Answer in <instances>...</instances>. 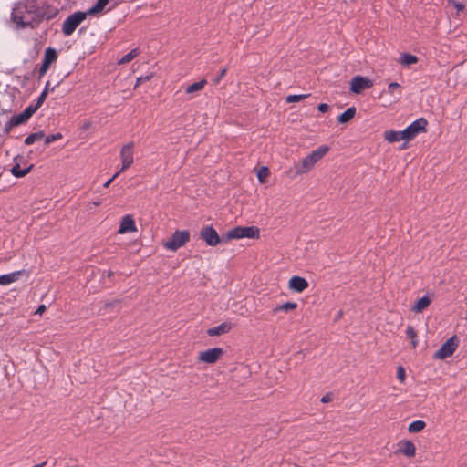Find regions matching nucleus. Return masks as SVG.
Listing matches in <instances>:
<instances>
[{
	"instance_id": "393cba45",
	"label": "nucleus",
	"mask_w": 467,
	"mask_h": 467,
	"mask_svg": "<svg viewBox=\"0 0 467 467\" xmlns=\"http://www.w3.org/2000/svg\"><path fill=\"white\" fill-rule=\"evenodd\" d=\"M45 137V133L43 130H39L37 132H35V133H31L30 135H28L26 140H25V144L26 145H31L33 144L34 142L37 141V140H42L43 138Z\"/></svg>"
},
{
	"instance_id": "4d7b16f0",
	"label": "nucleus",
	"mask_w": 467,
	"mask_h": 467,
	"mask_svg": "<svg viewBox=\"0 0 467 467\" xmlns=\"http://www.w3.org/2000/svg\"><path fill=\"white\" fill-rule=\"evenodd\" d=\"M113 275V272L112 271H109L108 274H107V276L108 277H111Z\"/></svg>"
},
{
	"instance_id": "a19ab883",
	"label": "nucleus",
	"mask_w": 467,
	"mask_h": 467,
	"mask_svg": "<svg viewBox=\"0 0 467 467\" xmlns=\"http://www.w3.org/2000/svg\"><path fill=\"white\" fill-rule=\"evenodd\" d=\"M397 378L400 382H404L406 378V371L402 366H399L397 368Z\"/></svg>"
},
{
	"instance_id": "79ce46f5",
	"label": "nucleus",
	"mask_w": 467,
	"mask_h": 467,
	"mask_svg": "<svg viewBox=\"0 0 467 467\" xmlns=\"http://www.w3.org/2000/svg\"><path fill=\"white\" fill-rule=\"evenodd\" d=\"M226 72H227V68L226 67L221 69L219 74L217 75V77H215L213 79V83L214 85H218L220 83V81L222 80V78L225 76Z\"/></svg>"
},
{
	"instance_id": "39448f33",
	"label": "nucleus",
	"mask_w": 467,
	"mask_h": 467,
	"mask_svg": "<svg viewBox=\"0 0 467 467\" xmlns=\"http://www.w3.org/2000/svg\"><path fill=\"white\" fill-rule=\"evenodd\" d=\"M458 345V337L456 336H452L436 351L434 358L438 359H444L451 357L456 350Z\"/></svg>"
},
{
	"instance_id": "9b49d317",
	"label": "nucleus",
	"mask_w": 467,
	"mask_h": 467,
	"mask_svg": "<svg viewBox=\"0 0 467 467\" xmlns=\"http://www.w3.org/2000/svg\"><path fill=\"white\" fill-rule=\"evenodd\" d=\"M428 121L424 118H419L407 127L411 138L414 139L420 132L426 131Z\"/></svg>"
},
{
	"instance_id": "7c9ffc66",
	"label": "nucleus",
	"mask_w": 467,
	"mask_h": 467,
	"mask_svg": "<svg viewBox=\"0 0 467 467\" xmlns=\"http://www.w3.org/2000/svg\"><path fill=\"white\" fill-rule=\"evenodd\" d=\"M400 62L404 66H410L418 62V57L414 55L405 53L401 56Z\"/></svg>"
},
{
	"instance_id": "6e6d98bb",
	"label": "nucleus",
	"mask_w": 467,
	"mask_h": 467,
	"mask_svg": "<svg viewBox=\"0 0 467 467\" xmlns=\"http://www.w3.org/2000/svg\"><path fill=\"white\" fill-rule=\"evenodd\" d=\"M46 464H47V461H45V462H41L39 464H36L33 467H44Z\"/></svg>"
},
{
	"instance_id": "c03bdc74",
	"label": "nucleus",
	"mask_w": 467,
	"mask_h": 467,
	"mask_svg": "<svg viewBox=\"0 0 467 467\" xmlns=\"http://www.w3.org/2000/svg\"><path fill=\"white\" fill-rule=\"evenodd\" d=\"M47 96V91H42V93L40 94V96L38 97V99L36 100V103L35 104V105H38V109L41 107V105L46 100Z\"/></svg>"
},
{
	"instance_id": "c756f323",
	"label": "nucleus",
	"mask_w": 467,
	"mask_h": 467,
	"mask_svg": "<svg viewBox=\"0 0 467 467\" xmlns=\"http://www.w3.org/2000/svg\"><path fill=\"white\" fill-rule=\"evenodd\" d=\"M425 427H426L425 421L418 420L412 421L409 425L408 431L412 433L419 432V431H422Z\"/></svg>"
},
{
	"instance_id": "72a5a7b5",
	"label": "nucleus",
	"mask_w": 467,
	"mask_h": 467,
	"mask_svg": "<svg viewBox=\"0 0 467 467\" xmlns=\"http://www.w3.org/2000/svg\"><path fill=\"white\" fill-rule=\"evenodd\" d=\"M310 94L289 95L286 97L287 103H295L308 98Z\"/></svg>"
},
{
	"instance_id": "5701e85b",
	"label": "nucleus",
	"mask_w": 467,
	"mask_h": 467,
	"mask_svg": "<svg viewBox=\"0 0 467 467\" xmlns=\"http://www.w3.org/2000/svg\"><path fill=\"white\" fill-rule=\"evenodd\" d=\"M244 238H258L260 231L255 226H243Z\"/></svg>"
},
{
	"instance_id": "e433bc0d",
	"label": "nucleus",
	"mask_w": 467,
	"mask_h": 467,
	"mask_svg": "<svg viewBox=\"0 0 467 467\" xmlns=\"http://www.w3.org/2000/svg\"><path fill=\"white\" fill-rule=\"evenodd\" d=\"M395 91H399L398 94H399V97H400L401 95V91H400V86L399 83L397 82H391L389 84L388 86V92L390 93V94H394Z\"/></svg>"
},
{
	"instance_id": "f257e3e1",
	"label": "nucleus",
	"mask_w": 467,
	"mask_h": 467,
	"mask_svg": "<svg viewBox=\"0 0 467 467\" xmlns=\"http://www.w3.org/2000/svg\"><path fill=\"white\" fill-rule=\"evenodd\" d=\"M328 146H320L307 156L303 158L294 166L295 175H301L311 171L315 164L320 161L328 152Z\"/></svg>"
},
{
	"instance_id": "49530a36",
	"label": "nucleus",
	"mask_w": 467,
	"mask_h": 467,
	"mask_svg": "<svg viewBox=\"0 0 467 467\" xmlns=\"http://www.w3.org/2000/svg\"><path fill=\"white\" fill-rule=\"evenodd\" d=\"M14 127L12 121L9 119L4 127V133L8 134Z\"/></svg>"
},
{
	"instance_id": "f8f14e48",
	"label": "nucleus",
	"mask_w": 467,
	"mask_h": 467,
	"mask_svg": "<svg viewBox=\"0 0 467 467\" xmlns=\"http://www.w3.org/2000/svg\"><path fill=\"white\" fill-rule=\"evenodd\" d=\"M416 447L411 441H402L399 443V449L396 453H402L408 458L415 456Z\"/></svg>"
},
{
	"instance_id": "a878e982",
	"label": "nucleus",
	"mask_w": 467,
	"mask_h": 467,
	"mask_svg": "<svg viewBox=\"0 0 467 467\" xmlns=\"http://www.w3.org/2000/svg\"><path fill=\"white\" fill-rule=\"evenodd\" d=\"M12 20L20 27L25 28L29 25V23L23 21V16L21 12L14 9L12 12Z\"/></svg>"
},
{
	"instance_id": "aec40b11",
	"label": "nucleus",
	"mask_w": 467,
	"mask_h": 467,
	"mask_svg": "<svg viewBox=\"0 0 467 467\" xmlns=\"http://www.w3.org/2000/svg\"><path fill=\"white\" fill-rule=\"evenodd\" d=\"M206 84H207L206 79H202V80H200L198 82H195V83H192V84L189 85L186 88L185 92L187 94H192L194 92L201 91L205 87Z\"/></svg>"
},
{
	"instance_id": "052dcab7",
	"label": "nucleus",
	"mask_w": 467,
	"mask_h": 467,
	"mask_svg": "<svg viewBox=\"0 0 467 467\" xmlns=\"http://www.w3.org/2000/svg\"><path fill=\"white\" fill-rule=\"evenodd\" d=\"M466 318H467V312H466Z\"/></svg>"
},
{
	"instance_id": "ea45409f",
	"label": "nucleus",
	"mask_w": 467,
	"mask_h": 467,
	"mask_svg": "<svg viewBox=\"0 0 467 467\" xmlns=\"http://www.w3.org/2000/svg\"><path fill=\"white\" fill-rule=\"evenodd\" d=\"M10 120L15 127L26 123L20 114L12 116Z\"/></svg>"
},
{
	"instance_id": "bb28decb",
	"label": "nucleus",
	"mask_w": 467,
	"mask_h": 467,
	"mask_svg": "<svg viewBox=\"0 0 467 467\" xmlns=\"http://www.w3.org/2000/svg\"><path fill=\"white\" fill-rule=\"evenodd\" d=\"M297 307V304L295 302H286L282 305L277 306L273 309L274 313H277L278 311L288 312L290 310H294Z\"/></svg>"
},
{
	"instance_id": "603ef678",
	"label": "nucleus",
	"mask_w": 467,
	"mask_h": 467,
	"mask_svg": "<svg viewBox=\"0 0 467 467\" xmlns=\"http://www.w3.org/2000/svg\"><path fill=\"white\" fill-rule=\"evenodd\" d=\"M49 85H50V82H49V81H47V82L46 83L45 88H44V90H43V91H47V94H48V91H49Z\"/></svg>"
},
{
	"instance_id": "2f4dec72",
	"label": "nucleus",
	"mask_w": 467,
	"mask_h": 467,
	"mask_svg": "<svg viewBox=\"0 0 467 467\" xmlns=\"http://www.w3.org/2000/svg\"><path fill=\"white\" fill-rule=\"evenodd\" d=\"M384 139L389 143L400 141L399 132L393 130H389L384 132Z\"/></svg>"
},
{
	"instance_id": "423d86ee",
	"label": "nucleus",
	"mask_w": 467,
	"mask_h": 467,
	"mask_svg": "<svg viewBox=\"0 0 467 467\" xmlns=\"http://www.w3.org/2000/svg\"><path fill=\"white\" fill-rule=\"evenodd\" d=\"M373 86V81L368 77L355 76L350 81V91L354 94H360L363 90Z\"/></svg>"
},
{
	"instance_id": "37998d69",
	"label": "nucleus",
	"mask_w": 467,
	"mask_h": 467,
	"mask_svg": "<svg viewBox=\"0 0 467 467\" xmlns=\"http://www.w3.org/2000/svg\"><path fill=\"white\" fill-rule=\"evenodd\" d=\"M120 302L121 301L119 299H113V300L106 301L105 308L117 306L120 304Z\"/></svg>"
},
{
	"instance_id": "ddd939ff",
	"label": "nucleus",
	"mask_w": 467,
	"mask_h": 467,
	"mask_svg": "<svg viewBox=\"0 0 467 467\" xmlns=\"http://www.w3.org/2000/svg\"><path fill=\"white\" fill-rule=\"evenodd\" d=\"M57 13L58 9L57 7L51 6L50 5H43L42 7L37 11L38 16H41L43 19L47 20L54 18Z\"/></svg>"
},
{
	"instance_id": "0eeeda50",
	"label": "nucleus",
	"mask_w": 467,
	"mask_h": 467,
	"mask_svg": "<svg viewBox=\"0 0 467 467\" xmlns=\"http://www.w3.org/2000/svg\"><path fill=\"white\" fill-rule=\"evenodd\" d=\"M223 354V350L221 348H209L199 353V360L207 364H213Z\"/></svg>"
},
{
	"instance_id": "2eb2a0df",
	"label": "nucleus",
	"mask_w": 467,
	"mask_h": 467,
	"mask_svg": "<svg viewBox=\"0 0 467 467\" xmlns=\"http://www.w3.org/2000/svg\"><path fill=\"white\" fill-rule=\"evenodd\" d=\"M24 273L25 271L21 270L0 275V285H6L13 282H16Z\"/></svg>"
},
{
	"instance_id": "8fccbe9b",
	"label": "nucleus",
	"mask_w": 467,
	"mask_h": 467,
	"mask_svg": "<svg viewBox=\"0 0 467 467\" xmlns=\"http://www.w3.org/2000/svg\"><path fill=\"white\" fill-rule=\"evenodd\" d=\"M46 310L45 305H40L36 310L35 314L41 315Z\"/></svg>"
},
{
	"instance_id": "dca6fc26",
	"label": "nucleus",
	"mask_w": 467,
	"mask_h": 467,
	"mask_svg": "<svg viewBox=\"0 0 467 467\" xmlns=\"http://www.w3.org/2000/svg\"><path fill=\"white\" fill-rule=\"evenodd\" d=\"M431 303V300L429 296H423L419 300L416 301L414 306L411 307V311L415 313H420L424 309H426Z\"/></svg>"
},
{
	"instance_id": "f704fd0d",
	"label": "nucleus",
	"mask_w": 467,
	"mask_h": 467,
	"mask_svg": "<svg viewBox=\"0 0 467 467\" xmlns=\"http://www.w3.org/2000/svg\"><path fill=\"white\" fill-rule=\"evenodd\" d=\"M62 134L60 132H57V133H55V134H51V135H48V136H45V144L46 145H49L51 142H54L56 140H58L60 139H62Z\"/></svg>"
},
{
	"instance_id": "13d9d810",
	"label": "nucleus",
	"mask_w": 467,
	"mask_h": 467,
	"mask_svg": "<svg viewBox=\"0 0 467 467\" xmlns=\"http://www.w3.org/2000/svg\"><path fill=\"white\" fill-rule=\"evenodd\" d=\"M5 112H6V110H5L4 109H0V115L5 114Z\"/></svg>"
},
{
	"instance_id": "7ed1b4c3",
	"label": "nucleus",
	"mask_w": 467,
	"mask_h": 467,
	"mask_svg": "<svg viewBox=\"0 0 467 467\" xmlns=\"http://www.w3.org/2000/svg\"><path fill=\"white\" fill-rule=\"evenodd\" d=\"M88 13L78 11L67 17L62 24V33L66 36H71L77 27L87 18Z\"/></svg>"
},
{
	"instance_id": "3c124183",
	"label": "nucleus",
	"mask_w": 467,
	"mask_h": 467,
	"mask_svg": "<svg viewBox=\"0 0 467 467\" xmlns=\"http://www.w3.org/2000/svg\"><path fill=\"white\" fill-rule=\"evenodd\" d=\"M330 400H331V397H330L329 394H326L325 396H323L321 398V402H323V403H327V402H328Z\"/></svg>"
},
{
	"instance_id": "b1692460",
	"label": "nucleus",
	"mask_w": 467,
	"mask_h": 467,
	"mask_svg": "<svg viewBox=\"0 0 467 467\" xmlns=\"http://www.w3.org/2000/svg\"><path fill=\"white\" fill-rule=\"evenodd\" d=\"M139 55H140V49H139V48H133V49H131L128 54H126L125 56H123V57L119 60V65L127 64V63L130 62L133 58H135L136 57H138Z\"/></svg>"
},
{
	"instance_id": "864d4df0",
	"label": "nucleus",
	"mask_w": 467,
	"mask_h": 467,
	"mask_svg": "<svg viewBox=\"0 0 467 467\" xmlns=\"http://www.w3.org/2000/svg\"><path fill=\"white\" fill-rule=\"evenodd\" d=\"M121 171H122L120 170V171H119L118 172H116V173H115V174L110 178V180L113 182V181H114V180L119 176V174Z\"/></svg>"
},
{
	"instance_id": "412c9836",
	"label": "nucleus",
	"mask_w": 467,
	"mask_h": 467,
	"mask_svg": "<svg viewBox=\"0 0 467 467\" xmlns=\"http://www.w3.org/2000/svg\"><path fill=\"white\" fill-rule=\"evenodd\" d=\"M109 2V0H98L97 3L87 11L88 15H96L101 12Z\"/></svg>"
},
{
	"instance_id": "f3484780",
	"label": "nucleus",
	"mask_w": 467,
	"mask_h": 467,
	"mask_svg": "<svg viewBox=\"0 0 467 467\" xmlns=\"http://www.w3.org/2000/svg\"><path fill=\"white\" fill-rule=\"evenodd\" d=\"M244 238L243 234V226H237L231 230H229L224 235H223V241L227 243L230 240L233 239H241Z\"/></svg>"
},
{
	"instance_id": "a18cd8bd",
	"label": "nucleus",
	"mask_w": 467,
	"mask_h": 467,
	"mask_svg": "<svg viewBox=\"0 0 467 467\" xmlns=\"http://www.w3.org/2000/svg\"><path fill=\"white\" fill-rule=\"evenodd\" d=\"M49 67H50L49 65L42 62V65H41V67H40V68L38 70L39 78L43 77L47 73V71L48 70Z\"/></svg>"
},
{
	"instance_id": "4be33fe9",
	"label": "nucleus",
	"mask_w": 467,
	"mask_h": 467,
	"mask_svg": "<svg viewBox=\"0 0 467 467\" xmlns=\"http://www.w3.org/2000/svg\"><path fill=\"white\" fill-rule=\"evenodd\" d=\"M32 168H33V165L31 164L26 169L22 170V169H20L19 164H16L12 167L11 173L16 178H22V177L26 176V174H28L30 172V171L32 170Z\"/></svg>"
},
{
	"instance_id": "09e8293b",
	"label": "nucleus",
	"mask_w": 467,
	"mask_h": 467,
	"mask_svg": "<svg viewBox=\"0 0 467 467\" xmlns=\"http://www.w3.org/2000/svg\"><path fill=\"white\" fill-rule=\"evenodd\" d=\"M151 76L140 77L136 80V87L141 84L142 82L148 81L150 79Z\"/></svg>"
},
{
	"instance_id": "6e6552de",
	"label": "nucleus",
	"mask_w": 467,
	"mask_h": 467,
	"mask_svg": "<svg viewBox=\"0 0 467 467\" xmlns=\"http://www.w3.org/2000/svg\"><path fill=\"white\" fill-rule=\"evenodd\" d=\"M133 142H130L122 147L120 150L122 163L121 171H125L133 163Z\"/></svg>"
},
{
	"instance_id": "20e7f679",
	"label": "nucleus",
	"mask_w": 467,
	"mask_h": 467,
	"mask_svg": "<svg viewBox=\"0 0 467 467\" xmlns=\"http://www.w3.org/2000/svg\"><path fill=\"white\" fill-rule=\"evenodd\" d=\"M223 235L224 234L220 236L212 225L204 226L200 231V237L209 246H215L221 243H225V241H223Z\"/></svg>"
},
{
	"instance_id": "de8ad7c7",
	"label": "nucleus",
	"mask_w": 467,
	"mask_h": 467,
	"mask_svg": "<svg viewBox=\"0 0 467 467\" xmlns=\"http://www.w3.org/2000/svg\"><path fill=\"white\" fill-rule=\"evenodd\" d=\"M329 109H330L329 105H327L326 103H321L317 106L318 111H320L322 113L328 111Z\"/></svg>"
},
{
	"instance_id": "c85d7f7f",
	"label": "nucleus",
	"mask_w": 467,
	"mask_h": 467,
	"mask_svg": "<svg viewBox=\"0 0 467 467\" xmlns=\"http://www.w3.org/2000/svg\"><path fill=\"white\" fill-rule=\"evenodd\" d=\"M37 109L38 105H29L24 109L22 113H20V115L24 121L26 122Z\"/></svg>"
},
{
	"instance_id": "4c0bfd02",
	"label": "nucleus",
	"mask_w": 467,
	"mask_h": 467,
	"mask_svg": "<svg viewBox=\"0 0 467 467\" xmlns=\"http://www.w3.org/2000/svg\"><path fill=\"white\" fill-rule=\"evenodd\" d=\"M449 3H451L458 12H462L465 8V5L462 2L456 0H449Z\"/></svg>"
},
{
	"instance_id": "bf43d9fd",
	"label": "nucleus",
	"mask_w": 467,
	"mask_h": 467,
	"mask_svg": "<svg viewBox=\"0 0 467 467\" xmlns=\"http://www.w3.org/2000/svg\"><path fill=\"white\" fill-rule=\"evenodd\" d=\"M93 204H94L95 206H99V205L100 204V202H93Z\"/></svg>"
},
{
	"instance_id": "6ab92c4d",
	"label": "nucleus",
	"mask_w": 467,
	"mask_h": 467,
	"mask_svg": "<svg viewBox=\"0 0 467 467\" xmlns=\"http://www.w3.org/2000/svg\"><path fill=\"white\" fill-rule=\"evenodd\" d=\"M57 59V50L53 47H47L44 53L43 62L50 66Z\"/></svg>"
},
{
	"instance_id": "cd10ccee",
	"label": "nucleus",
	"mask_w": 467,
	"mask_h": 467,
	"mask_svg": "<svg viewBox=\"0 0 467 467\" xmlns=\"http://www.w3.org/2000/svg\"><path fill=\"white\" fill-rule=\"evenodd\" d=\"M37 109L38 105H29L24 109L22 113H20V115L24 121L26 122Z\"/></svg>"
},
{
	"instance_id": "a211bd4d",
	"label": "nucleus",
	"mask_w": 467,
	"mask_h": 467,
	"mask_svg": "<svg viewBox=\"0 0 467 467\" xmlns=\"http://www.w3.org/2000/svg\"><path fill=\"white\" fill-rule=\"evenodd\" d=\"M356 112L357 110L355 107L348 108L343 113H341L337 117V122L341 124L348 123L355 117Z\"/></svg>"
},
{
	"instance_id": "c9c22d12",
	"label": "nucleus",
	"mask_w": 467,
	"mask_h": 467,
	"mask_svg": "<svg viewBox=\"0 0 467 467\" xmlns=\"http://www.w3.org/2000/svg\"><path fill=\"white\" fill-rule=\"evenodd\" d=\"M269 175V169L267 167H261L257 171V178L260 182H264L265 178Z\"/></svg>"
},
{
	"instance_id": "4468645a",
	"label": "nucleus",
	"mask_w": 467,
	"mask_h": 467,
	"mask_svg": "<svg viewBox=\"0 0 467 467\" xmlns=\"http://www.w3.org/2000/svg\"><path fill=\"white\" fill-rule=\"evenodd\" d=\"M232 329V324L228 322H223L217 327H211L207 330V334L210 337L220 336L228 333Z\"/></svg>"
},
{
	"instance_id": "473e14b6",
	"label": "nucleus",
	"mask_w": 467,
	"mask_h": 467,
	"mask_svg": "<svg viewBox=\"0 0 467 467\" xmlns=\"http://www.w3.org/2000/svg\"><path fill=\"white\" fill-rule=\"evenodd\" d=\"M406 335L409 338H410L412 348H416L418 346V340L417 331L414 329V327L411 326H408L406 328Z\"/></svg>"
},
{
	"instance_id": "1a4fd4ad",
	"label": "nucleus",
	"mask_w": 467,
	"mask_h": 467,
	"mask_svg": "<svg viewBox=\"0 0 467 467\" xmlns=\"http://www.w3.org/2000/svg\"><path fill=\"white\" fill-rule=\"evenodd\" d=\"M137 232L136 223L134 218L130 214H127L122 217L118 230V234H124L126 233Z\"/></svg>"
},
{
	"instance_id": "9d476101",
	"label": "nucleus",
	"mask_w": 467,
	"mask_h": 467,
	"mask_svg": "<svg viewBox=\"0 0 467 467\" xmlns=\"http://www.w3.org/2000/svg\"><path fill=\"white\" fill-rule=\"evenodd\" d=\"M309 284L304 277L294 275L288 282V287L294 292L301 293L308 287Z\"/></svg>"
},
{
	"instance_id": "5fc2aeb1",
	"label": "nucleus",
	"mask_w": 467,
	"mask_h": 467,
	"mask_svg": "<svg viewBox=\"0 0 467 467\" xmlns=\"http://www.w3.org/2000/svg\"><path fill=\"white\" fill-rule=\"evenodd\" d=\"M111 182H112V181H111L110 179H109V180H108V181L103 184V186H104L105 188H108V187L110 185V183H111Z\"/></svg>"
},
{
	"instance_id": "f03ea898",
	"label": "nucleus",
	"mask_w": 467,
	"mask_h": 467,
	"mask_svg": "<svg viewBox=\"0 0 467 467\" xmlns=\"http://www.w3.org/2000/svg\"><path fill=\"white\" fill-rule=\"evenodd\" d=\"M190 238L191 234L188 230H176L171 237L163 243V246L167 250L175 252L185 245L190 241Z\"/></svg>"
},
{
	"instance_id": "58836bf2",
	"label": "nucleus",
	"mask_w": 467,
	"mask_h": 467,
	"mask_svg": "<svg viewBox=\"0 0 467 467\" xmlns=\"http://www.w3.org/2000/svg\"><path fill=\"white\" fill-rule=\"evenodd\" d=\"M398 132H399V136H400V140H405L409 141V140H413V139L411 138V135L410 134V132H409V130H408V129H407V128H406V129H404L403 130H401V131H398Z\"/></svg>"
}]
</instances>
